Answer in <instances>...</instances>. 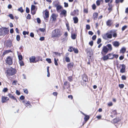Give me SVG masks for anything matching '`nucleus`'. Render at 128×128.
I'll list each match as a JSON object with an SVG mask.
<instances>
[{"label":"nucleus","mask_w":128,"mask_h":128,"mask_svg":"<svg viewBox=\"0 0 128 128\" xmlns=\"http://www.w3.org/2000/svg\"><path fill=\"white\" fill-rule=\"evenodd\" d=\"M36 10H31V12L32 14L34 15V14L36 13Z\"/></svg>","instance_id":"79ce46f5"},{"label":"nucleus","mask_w":128,"mask_h":128,"mask_svg":"<svg viewBox=\"0 0 128 128\" xmlns=\"http://www.w3.org/2000/svg\"><path fill=\"white\" fill-rule=\"evenodd\" d=\"M54 63L55 64L56 66H58V63L57 62L58 60V59H57L56 60V58H54Z\"/></svg>","instance_id":"7c9ffc66"},{"label":"nucleus","mask_w":128,"mask_h":128,"mask_svg":"<svg viewBox=\"0 0 128 128\" xmlns=\"http://www.w3.org/2000/svg\"><path fill=\"white\" fill-rule=\"evenodd\" d=\"M89 116H86L84 118V120L86 122H87L89 120Z\"/></svg>","instance_id":"c756f323"},{"label":"nucleus","mask_w":128,"mask_h":128,"mask_svg":"<svg viewBox=\"0 0 128 128\" xmlns=\"http://www.w3.org/2000/svg\"><path fill=\"white\" fill-rule=\"evenodd\" d=\"M108 58L109 57L108 56V55L104 56L102 58L104 60H106L108 59H109Z\"/></svg>","instance_id":"bb28decb"},{"label":"nucleus","mask_w":128,"mask_h":128,"mask_svg":"<svg viewBox=\"0 0 128 128\" xmlns=\"http://www.w3.org/2000/svg\"><path fill=\"white\" fill-rule=\"evenodd\" d=\"M113 45L116 47H118L120 45L119 43L117 41H115L113 42Z\"/></svg>","instance_id":"f3484780"},{"label":"nucleus","mask_w":128,"mask_h":128,"mask_svg":"<svg viewBox=\"0 0 128 128\" xmlns=\"http://www.w3.org/2000/svg\"><path fill=\"white\" fill-rule=\"evenodd\" d=\"M16 39L18 41H19L20 39V36L19 35H17L16 36Z\"/></svg>","instance_id":"4c0bfd02"},{"label":"nucleus","mask_w":128,"mask_h":128,"mask_svg":"<svg viewBox=\"0 0 128 128\" xmlns=\"http://www.w3.org/2000/svg\"><path fill=\"white\" fill-rule=\"evenodd\" d=\"M64 6L65 7H67L68 6V4L66 2H64Z\"/></svg>","instance_id":"6e6d98bb"},{"label":"nucleus","mask_w":128,"mask_h":128,"mask_svg":"<svg viewBox=\"0 0 128 128\" xmlns=\"http://www.w3.org/2000/svg\"><path fill=\"white\" fill-rule=\"evenodd\" d=\"M112 114H113L114 115L116 114L117 113L116 112V110H113L112 112Z\"/></svg>","instance_id":"de8ad7c7"},{"label":"nucleus","mask_w":128,"mask_h":128,"mask_svg":"<svg viewBox=\"0 0 128 128\" xmlns=\"http://www.w3.org/2000/svg\"><path fill=\"white\" fill-rule=\"evenodd\" d=\"M101 39L100 38H98L97 42V44H99L101 42Z\"/></svg>","instance_id":"09e8293b"},{"label":"nucleus","mask_w":128,"mask_h":128,"mask_svg":"<svg viewBox=\"0 0 128 128\" xmlns=\"http://www.w3.org/2000/svg\"><path fill=\"white\" fill-rule=\"evenodd\" d=\"M28 32H26L25 31H24L23 32V34L24 35H25L26 34H28L29 33Z\"/></svg>","instance_id":"49530a36"},{"label":"nucleus","mask_w":128,"mask_h":128,"mask_svg":"<svg viewBox=\"0 0 128 128\" xmlns=\"http://www.w3.org/2000/svg\"><path fill=\"white\" fill-rule=\"evenodd\" d=\"M6 62V63L9 64L11 65L12 64V59L10 56L7 58Z\"/></svg>","instance_id":"423d86ee"},{"label":"nucleus","mask_w":128,"mask_h":128,"mask_svg":"<svg viewBox=\"0 0 128 128\" xmlns=\"http://www.w3.org/2000/svg\"><path fill=\"white\" fill-rule=\"evenodd\" d=\"M8 16L12 19H14V18L12 15V14H10Z\"/></svg>","instance_id":"8fccbe9b"},{"label":"nucleus","mask_w":128,"mask_h":128,"mask_svg":"<svg viewBox=\"0 0 128 128\" xmlns=\"http://www.w3.org/2000/svg\"><path fill=\"white\" fill-rule=\"evenodd\" d=\"M36 7L35 6L33 5H32L31 7V10H35Z\"/></svg>","instance_id":"e433bc0d"},{"label":"nucleus","mask_w":128,"mask_h":128,"mask_svg":"<svg viewBox=\"0 0 128 128\" xmlns=\"http://www.w3.org/2000/svg\"><path fill=\"white\" fill-rule=\"evenodd\" d=\"M26 12L27 13H28L30 12V10L29 8H28L26 7Z\"/></svg>","instance_id":"864d4df0"},{"label":"nucleus","mask_w":128,"mask_h":128,"mask_svg":"<svg viewBox=\"0 0 128 128\" xmlns=\"http://www.w3.org/2000/svg\"><path fill=\"white\" fill-rule=\"evenodd\" d=\"M61 14H63L64 15V16H66V11L64 10H63L61 12Z\"/></svg>","instance_id":"aec40b11"},{"label":"nucleus","mask_w":128,"mask_h":128,"mask_svg":"<svg viewBox=\"0 0 128 128\" xmlns=\"http://www.w3.org/2000/svg\"><path fill=\"white\" fill-rule=\"evenodd\" d=\"M37 22L38 23H40V18H38L37 19Z\"/></svg>","instance_id":"bf43d9fd"},{"label":"nucleus","mask_w":128,"mask_h":128,"mask_svg":"<svg viewBox=\"0 0 128 128\" xmlns=\"http://www.w3.org/2000/svg\"><path fill=\"white\" fill-rule=\"evenodd\" d=\"M122 68L120 70V72L121 73H123L125 72L126 66L124 64L121 65Z\"/></svg>","instance_id":"6e6552de"},{"label":"nucleus","mask_w":128,"mask_h":128,"mask_svg":"<svg viewBox=\"0 0 128 128\" xmlns=\"http://www.w3.org/2000/svg\"><path fill=\"white\" fill-rule=\"evenodd\" d=\"M93 41H91L89 42V44L91 46H93Z\"/></svg>","instance_id":"774afa93"},{"label":"nucleus","mask_w":128,"mask_h":128,"mask_svg":"<svg viewBox=\"0 0 128 128\" xmlns=\"http://www.w3.org/2000/svg\"><path fill=\"white\" fill-rule=\"evenodd\" d=\"M2 103L6 102L7 100H9V98L7 97L2 96Z\"/></svg>","instance_id":"9b49d317"},{"label":"nucleus","mask_w":128,"mask_h":128,"mask_svg":"<svg viewBox=\"0 0 128 128\" xmlns=\"http://www.w3.org/2000/svg\"><path fill=\"white\" fill-rule=\"evenodd\" d=\"M36 59L35 57L34 56H32L30 58V63L32 62H35Z\"/></svg>","instance_id":"f8f14e48"},{"label":"nucleus","mask_w":128,"mask_h":128,"mask_svg":"<svg viewBox=\"0 0 128 128\" xmlns=\"http://www.w3.org/2000/svg\"><path fill=\"white\" fill-rule=\"evenodd\" d=\"M16 72V70L12 67L8 68L7 70V73L8 76H12Z\"/></svg>","instance_id":"f03ea898"},{"label":"nucleus","mask_w":128,"mask_h":128,"mask_svg":"<svg viewBox=\"0 0 128 128\" xmlns=\"http://www.w3.org/2000/svg\"><path fill=\"white\" fill-rule=\"evenodd\" d=\"M92 9L93 10H95L96 8V6L95 4H94L92 6Z\"/></svg>","instance_id":"3c124183"},{"label":"nucleus","mask_w":128,"mask_h":128,"mask_svg":"<svg viewBox=\"0 0 128 128\" xmlns=\"http://www.w3.org/2000/svg\"><path fill=\"white\" fill-rule=\"evenodd\" d=\"M102 38L104 39L107 40L108 38V33L104 34L102 35Z\"/></svg>","instance_id":"2eb2a0df"},{"label":"nucleus","mask_w":128,"mask_h":128,"mask_svg":"<svg viewBox=\"0 0 128 128\" xmlns=\"http://www.w3.org/2000/svg\"><path fill=\"white\" fill-rule=\"evenodd\" d=\"M24 92L26 94H28V90L26 89H24Z\"/></svg>","instance_id":"5fc2aeb1"},{"label":"nucleus","mask_w":128,"mask_h":128,"mask_svg":"<svg viewBox=\"0 0 128 128\" xmlns=\"http://www.w3.org/2000/svg\"><path fill=\"white\" fill-rule=\"evenodd\" d=\"M46 60L49 63H51V60L50 58H46Z\"/></svg>","instance_id":"a19ab883"},{"label":"nucleus","mask_w":128,"mask_h":128,"mask_svg":"<svg viewBox=\"0 0 128 128\" xmlns=\"http://www.w3.org/2000/svg\"><path fill=\"white\" fill-rule=\"evenodd\" d=\"M17 52L18 53V52ZM18 58L19 60H22V56L21 55H19L18 53Z\"/></svg>","instance_id":"473e14b6"},{"label":"nucleus","mask_w":128,"mask_h":128,"mask_svg":"<svg viewBox=\"0 0 128 128\" xmlns=\"http://www.w3.org/2000/svg\"><path fill=\"white\" fill-rule=\"evenodd\" d=\"M25 106L26 107L28 108H30L32 106L30 104V102L28 101L26 103V105Z\"/></svg>","instance_id":"6ab92c4d"},{"label":"nucleus","mask_w":128,"mask_h":128,"mask_svg":"<svg viewBox=\"0 0 128 128\" xmlns=\"http://www.w3.org/2000/svg\"><path fill=\"white\" fill-rule=\"evenodd\" d=\"M18 11L22 13L24 11V10L22 9V7H21L20 8H18Z\"/></svg>","instance_id":"f704fd0d"},{"label":"nucleus","mask_w":128,"mask_h":128,"mask_svg":"<svg viewBox=\"0 0 128 128\" xmlns=\"http://www.w3.org/2000/svg\"><path fill=\"white\" fill-rule=\"evenodd\" d=\"M25 97L23 96H22L20 97V99L21 100H23L24 99Z\"/></svg>","instance_id":"052dcab7"},{"label":"nucleus","mask_w":128,"mask_h":128,"mask_svg":"<svg viewBox=\"0 0 128 128\" xmlns=\"http://www.w3.org/2000/svg\"><path fill=\"white\" fill-rule=\"evenodd\" d=\"M19 63L20 65V66H23L24 65V64L23 63V62L22 61V60H19Z\"/></svg>","instance_id":"c9c22d12"},{"label":"nucleus","mask_w":128,"mask_h":128,"mask_svg":"<svg viewBox=\"0 0 128 128\" xmlns=\"http://www.w3.org/2000/svg\"><path fill=\"white\" fill-rule=\"evenodd\" d=\"M73 20H74V22L75 24L77 23L78 21V18L76 17H74L73 18Z\"/></svg>","instance_id":"5701e85b"},{"label":"nucleus","mask_w":128,"mask_h":128,"mask_svg":"<svg viewBox=\"0 0 128 128\" xmlns=\"http://www.w3.org/2000/svg\"><path fill=\"white\" fill-rule=\"evenodd\" d=\"M57 16L55 14H52L51 16V18H52L53 21H55L56 20Z\"/></svg>","instance_id":"dca6fc26"},{"label":"nucleus","mask_w":128,"mask_h":128,"mask_svg":"<svg viewBox=\"0 0 128 128\" xmlns=\"http://www.w3.org/2000/svg\"><path fill=\"white\" fill-rule=\"evenodd\" d=\"M127 28V26H123L122 29V31H124L126 28Z\"/></svg>","instance_id":"37998d69"},{"label":"nucleus","mask_w":128,"mask_h":128,"mask_svg":"<svg viewBox=\"0 0 128 128\" xmlns=\"http://www.w3.org/2000/svg\"><path fill=\"white\" fill-rule=\"evenodd\" d=\"M108 51V48H107V47L106 46H104L102 49L101 53L104 56L107 53Z\"/></svg>","instance_id":"39448f33"},{"label":"nucleus","mask_w":128,"mask_h":128,"mask_svg":"<svg viewBox=\"0 0 128 128\" xmlns=\"http://www.w3.org/2000/svg\"><path fill=\"white\" fill-rule=\"evenodd\" d=\"M8 90V89L6 88H4L2 90V91L3 92H6Z\"/></svg>","instance_id":"4d7b16f0"},{"label":"nucleus","mask_w":128,"mask_h":128,"mask_svg":"<svg viewBox=\"0 0 128 128\" xmlns=\"http://www.w3.org/2000/svg\"><path fill=\"white\" fill-rule=\"evenodd\" d=\"M8 31L6 28H0V36L5 35Z\"/></svg>","instance_id":"7ed1b4c3"},{"label":"nucleus","mask_w":128,"mask_h":128,"mask_svg":"<svg viewBox=\"0 0 128 128\" xmlns=\"http://www.w3.org/2000/svg\"><path fill=\"white\" fill-rule=\"evenodd\" d=\"M100 1L99 0H98L96 2V5L98 6H99L100 5Z\"/></svg>","instance_id":"c03bdc74"},{"label":"nucleus","mask_w":128,"mask_h":128,"mask_svg":"<svg viewBox=\"0 0 128 128\" xmlns=\"http://www.w3.org/2000/svg\"><path fill=\"white\" fill-rule=\"evenodd\" d=\"M113 56H114V57L116 58H117L118 57V54H113Z\"/></svg>","instance_id":"69168bd1"},{"label":"nucleus","mask_w":128,"mask_h":128,"mask_svg":"<svg viewBox=\"0 0 128 128\" xmlns=\"http://www.w3.org/2000/svg\"><path fill=\"white\" fill-rule=\"evenodd\" d=\"M109 57L108 58L109 59H112L114 58V56L113 54H110L108 55Z\"/></svg>","instance_id":"4be33fe9"},{"label":"nucleus","mask_w":128,"mask_h":128,"mask_svg":"<svg viewBox=\"0 0 128 128\" xmlns=\"http://www.w3.org/2000/svg\"><path fill=\"white\" fill-rule=\"evenodd\" d=\"M76 35L74 34H72L71 36L72 38L73 39H75L76 38Z\"/></svg>","instance_id":"2f4dec72"},{"label":"nucleus","mask_w":128,"mask_h":128,"mask_svg":"<svg viewBox=\"0 0 128 128\" xmlns=\"http://www.w3.org/2000/svg\"><path fill=\"white\" fill-rule=\"evenodd\" d=\"M55 6L56 7V9L57 12H60V10L62 8L61 6L56 4L55 5Z\"/></svg>","instance_id":"9d476101"},{"label":"nucleus","mask_w":128,"mask_h":128,"mask_svg":"<svg viewBox=\"0 0 128 128\" xmlns=\"http://www.w3.org/2000/svg\"><path fill=\"white\" fill-rule=\"evenodd\" d=\"M98 14L97 12L94 13L93 14V18L94 20H97L98 16Z\"/></svg>","instance_id":"4468645a"},{"label":"nucleus","mask_w":128,"mask_h":128,"mask_svg":"<svg viewBox=\"0 0 128 128\" xmlns=\"http://www.w3.org/2000/svg\"><path fill=\"white\" fill-rule=\"evenodd\" d=\"M74 64L72 62H70L67 65V66L68 68L71 70L73 68Z\"/></svg>","instance_id":"1a4fd4ad"},{"label":"nucleus","mask_w":128,"mask_h":128,"mask_svg":"<svg viewBox=\"0 0 128 128\" xmlns=\"http://www.w3.org/2000/svg\"><path fill=\"white\" fill-rule=\"evenodd\" d=\"M12 41L10 40H7L6 42V44L7 47H10L12 46Z\"/></svg>","instance_id":"0eeeda50"},{"label":"nucleus","mask_w":128,"mask_h":128,"mask_svg":"<svg viewBox=\"0 0 128 128\" xmlns=\"http://www.w3.org/2000/svg\"><path fill=\"white\" fill-rule=\"evenodd\" d=\"M12 52V51L10 50H6L4 52L3 54V55L4 56L6 54H7L8 53L11 52Z\"/></svg>","instance_id":"412c9836"},{"label":"nucleus","mask_w":128,"mask_h":128,"mask_svg":"<svg viewBox=\"0 0 128 128\" xmlns=\"http://www.w3.org/2000/svg\"><path fill=\"white\" fill-rule=\"evenodd\" d=\"M68 80L70 82L72 81V76H69L68 78Z\"/></svg>","instance_id":"ea45409f"},{"label":"nucleus","mask_w":128,"mask_h":128,"mask_svg":"<svg viewBox=\"0 0 128 128\" xmlns=\"http://www.w3.org/2000/svg\"><path fill=\"white\" fill-rule=\"evenodd\" d=\"M108 38H112V34L110 32H108Z\"/></svg>","instance_id":"c85d7f7f"},{"label":"nucleus","mask_w":128,"mask_h":128,"mask_svg":"<svg viewBox=\"0 0 128 128\" xmlns=\"http://www.w3.org/2000/svg\"><path fill=\"white\" fill-rule=\"evenodd\" d=\"M52 54H54L56 56H60L61 55V54L59 53L58 52H52Z\"/></svg>","instance_id":"a878e982"},{"label":"nucleus","mask_w":128,"mask_h":128,"mask_svg":"<svg viewBox=\"0 0 128 128\" xmlns=\"http://www.w3.org/2000/svg\"><path fill=\"white\" fill-rule=\"evenodd\" d=\"M62 34V32L60 29H56L52 32V38H59Z\"/></svg>","instance_id":"f257e3e1"},{"label":"nucleus","mask_w":128,"mask_h":128,"mask_svg":"<svg viewBox=\"0 0 128 128\" xmlns=\"http://www.w3.org/2000/svg\"><path fill=\"white\" fill-rule=\"evenodd\" d=\"M111 20H108L106 22V24L108 26H110L111 25Z\"/></svg>","instance_id":"393cba45"},{"label":"nucleus","mask_w":128,"mask_h":128,"mask_svg":"<svg viewBox=\"0 0 128 128\" xmlns=\"http://www.w3.org/2000/svg\"><path fill=\"white\" fill-rule=\"evenodd\" d=\"M122 79V80H126V77L124 75H122L121 77Z\"/></svg>","instance_id":"a18cd8bd"},{"label":"nucleus","mask_w":128,"mask_h":128,"mask_svg":"<svg viewBox=\"0 0 128 128\" xmlns=\"http://www.w3.org/2000/svg\"><path fill=\"white\" fill-rule=\"evenodd\" d=\"M107 46L108 48V50L111 51L112 50V48L111 44H108L107 45Z\"/></svg>","instance_id":"a211bd4d"},{"label":"nucleus","mask_w":128,"mask_h":128,"mask_svg":"<svg viewBox=\"0 0 128 128\" xmlns=\"http://www.w3.org/2000/svg\"><path fill=\"white\" fill-rule=\"evenodd\" d=\"M126 50V48L124 47H122L120 50V52L124 53Z\"/></svg>","instance_id":"b1692460"},{"label":"nucleus","mask_w":128,"mask_h":128,"mask_svg":"<svg viewBox=\"0 0 128 128\" xmlns=\"http://www.w3.org/2000/svg\"><path fill=\"white\" fill-rule=\"evenodd\" d=\"M66 60L67 62H70V60L68 57H66Z\"/></svg>","instance_id":"58836bf2"},{"label":"nucleus","mask_w":128,"mask_h":128,"mask_svg":"<svg viewBox=\"0 0 128 128\" xmlns=\"http://www.w3.org/2000/svg\"><path fill=\"white\" fill-rule=\"evenodd\" d=\"M45 18H48L49 17V12L48 11H46L45 12Z\"/></svg>","instance_id":"cd10ccee"},{"label":"nucleus","mask_w":128,"mask_h":128,"mask_svg":"<svg viewBox=\"0 0 128 128\" xmlns=\"http://www.w3.org/2000/svg\"><path fill=\"white\" fill-rule=\"evenodd\" d=\"M73 51H74V52L76 53H77L78 52V51L77 49L74 48V50Z\"/></svg>","instance_id":"13d9d810"},{"label":"nucleus","mask_w":128,"mask_h":128,"mask_svg":"<svg viewBox=\"0 0 128 128\" xmlns=\"http://www.w3.org/2000/svg\"><path fill=\"white\" fill-rule=\"evenodd\" d=\"M74 50V48L72 47H70L69 49L68 50V51L70 52L73 51Z\"/></svg>","instance_id":"72a5a7b5"},{"label":"nucleus","mask_w":128,"mask_h":128,"mask_svg":"<svg viewBox=\"0 0 128 128\" xmlns=\"http://www.w3.org/2000/svg\"><path fill=\"white\" fill-rule=\"evenodd\" d=\"M96 38V35H94L92 37V39L93 40H95Z\"/></svg>","instance_id":"338daca9"},{"label":"nucleus","mask_w":128,"mask_h":128,"mask_svg":"<svg viewBox=\"0 0 128 128\" xmlns=\"http://www.w3.org/2000/svg\"><path fill=\"white\" fill-rule=\"evenodd\" d=\"M66 26L67 27V28H68V30H70V27H69V26L68 24L66 23Z\"/></svg>","instance_id":"680f3d73"},{"label":"nucleus","mask_w":128,"mask_h":128,"mask_svg":"<svg viewBox=\"0 0 128 128\" xmlns=\"http://www.w3.org/2000/svg\"><path fill=\"white\" fill-rule=\"evenodd\" d=\"M124 86V85L123 84H119V87L121 88H123Z\"/></svg>","instance_id":"603ef678"},{"label":"nucleus","mask_w":128,"mask_h":128,"mask_svg":"<svg viewBox=\"0 0 128 128\" xmlns=\"http://www.w3.org/2000/svg\"><path fill=\"white\" fill-rule=\"evenodd\" d=\"M82 79L83 81V82L82 83V86L86 85V82L88 80L87 76L86 75H84L82 76Z\"/></svg>","instance_id":"20e7f679"},{"label":"nucleus","mask_w":128,"mask_h":128,"mask_svg":"<svg viewBox=\"0 0 128 128\" xmlns=\"http://www.w3.org/2000/svg\"><path fill=\"white\" fill-rule=\"evenodd\" d=\"M31 16L30 14H28V16H26V18L28 19H30V18Z\"/></svg>","instance_id":"e2e57ef3"},{"label":"nucleus","mask_w":128,"mask_h":128,"mask_svg":"<svg viewBox=\"0 0 128 128\" xmlns=\"http://www.w3.org/2000/svg\"><path fill=\"white\" fill-rule=\"evenodd\" d=\"M8 96H9L10 98L13 99L15 100H16V102H17V100L16 98H15L14 96L12 94H9L8 95Z\"/></svg>","instance_id":"ddd939ff"},{"label":"nucleus","mask_w":128,"mask_h":128,"mask_svg":"<svg viewBox=\"0 0 128 128\" xmlns=\"http://www.w3.org/2000/svg\"><path fill=\"white\" fill-rule=\"evenodd\" d=\"M86 28L87 30H89L90 28V26L88 25H86Z\"/></svg>","instance_id":"0e129e2a"}]
</instances>
